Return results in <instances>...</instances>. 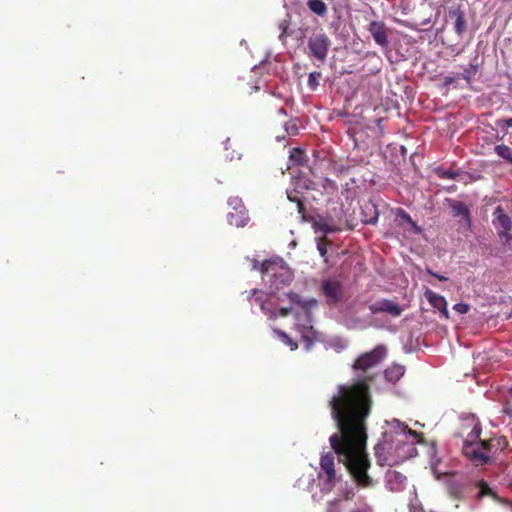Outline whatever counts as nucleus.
Segmentation results:
<instances>
[{
    "label": "nucleus",
    "mask_w": 512,
    "mask_h": 512,
    "mask_svg": "<svg viewBox=\"0 0 512 512\" xmlns=\"http://www.w3.org/2000/svg\"><path fill=\"white\" fill-rule=\"evenodd\" d=\"M373 405L367 379L338 386L329 400L331 416L339 430L330 436L332 449L344 463L358 485L369 487L372 479L367 474L370 460L366 452L367 419Z\"/></svg>",
    "instance_id": "f257e3e1"
},
{
    "label": "nucleus",
    "mask_w": 512,
    "mask_h": 512,
    "mask_svg": "<svg viewBox=\"0 0 512 512\" xmlns=\"http://www.w3.org/2000/svg\"><path fill=\"white\" fill-rule=\"evenodd\" d=\"M416 438V431L408 428L407 425L397 422L391 430L383 434V442L375 446V454L380 460V452L387 450L388 453L394 454L398 460L404 461L412 458L416 453L414 442H408V439Z\"/></svg>",
    "instance_id": "f03ea898"
},
{
    "label": "nucleus",
    "mask_w": 512,
    "mask_h": 512,
    "mask_svg": "<svg viewBox=\"0 0 512 512\" xmlns=\"http://www.w3.org/2000/svg\"><path fill=\"white\" fill-rule=\"evenodd\" d=\"M417 438L418 446L421 447V449L418 450V457H423L426 459V462L429 465L432 473L438 478L442 474H447L446 472H441L438 470V465L441 463V458L438 456L436 440L426 439L424 433L421 432H418Z\"/></svg>",
    "instance_id": "7ed1b4c3"
},
{
    "label": "nucleus",
    "mask_w": 512,
    "mask_h": 512,
    "mask_svg": "<svg viewBox=\"0 0 512 512\" xmlns=\"http://www.w3.org/2000/svg\"><path fill=\"white\" fill-rule=\"evenodd\" d=\"M227 204L230 208V211L227 213L228 223L237 228L245 227L250 221V217L242 199L238 196H231Z\"/></svg>",
    "instance_id": "20e7f679"
},
{
    "label": "nucleus",
    "mask_w": 512,
    "mask_h": 512,
    "mask_svg": "<svg viewBox=\"0 0 512 512\" xmlns=\"http://www.w3.org/2000/svg\"><path fill=\"white\" fill-rule=\"evenodd\" d=\"M493 226L497 230L498 236L500 237L504 246L512 249V236L509 234L512 228L511 218L504 213L502 206H497L493 213Z\"/></svg>",
    "instance_id": "39448f33"
},
{
    "label": "nucleus",
    "mask_w": 512,
    "mask_h": 512,
    "mask_svg": "<svg viewBox=\"0 0 512 512\" xmlns=\"http://www.w3.org/2000/svg\"><path fill=\"white\" fill-rule=\"evenodd\" d=\"M330 45V39L326 34H313L308 40L309 56L316 58L320 63H324L327 58Z\"/></svg>",
    "instance_id": "423d86ee"
},
{
    "label": "nucleus",
    "mask_w": 512,
    "mask_h": 512,
    "mask_svg": "<svg viewBox=\"0 0 512 512\" xmlns=\"http://www.w3.org/2000/svg\"><path fill=\"white\" fill-rule=\"evenodd\" d=\"M321 291L328 306H336L344 299L343 285L335 278L323 280Z\"/></svg>",
    "instance_id": "0eeeda50"
},
{
    "label": "nucleus",
    "mask_w": 512,
    "mask_h": 512,
    "mask_svg": "<svg viewBox=\"0 0 512 512\" xmlns=\"http://www.w3.org/2000/svg\"><path fill=\"white\" fill-rule=\"evenodd\" d=\"M385 354V348L383 346H377L372 351L367 352L358 357L353 367L356 370H362L363 372H367L369 369L378 365L384 358Z\"/></svg>",
    "instance_id": "6e6552de"
},
{
    "label": "nucleus",
    "mask_w": 512,
    "mask_h": 512,
    "mask_svg": "<svg viewBox=\"0 0 512 512\" xmlns=\"http://www.w3.org/2000/svg\"><path fill=\"white\" fill-rule=\"evenodd\" d=\"M394 222L397 233L402 234L404 238L408 239L416 234V222L405 210L396 209Z\"/></svg>",
    "instance_id": "1a4fd4ad"
},
{
    "label": "nucleus",
    "mask_w": 512,
    "mask_h": 512,
    "mask_svg": "<svg viewBox=\"0 0 512 512\" xmlns=\"http://www.w3.org/2000/svg\"><path fill=\"white\" fill-rule=\"evenodd\" d=\"M453 217L458 218L459 230L463 233L471 229V215L468 207L461 201L448 200Z\"/></svg>",
    "instance_id": "9d476101"
},
{
    "label": "nucleus",
    "mask_w": 512,
    "mask_h": 512,
    "mask_svg": "<svg viewBox=\"0 0 512 512\" xmlns=\"http://www.w3.org/2000/svg\"><path fill=\"white\" fill-rule=\"evenodd\" d=\"M482 442L476 444H466L463 447L464 454L470 458L476 465H484L489 461V451L482 448Z\"/></svg>",
    "instance_id": "9b49d317"
},
{
    "label": "nucleus",
    "mask_w": 512,
    "mask_h": 512,
    "mask_svg": "<svg viewBox=\"0 0 512 512\" xmlns=\"http://www.w3.org/2000/svg\"><path fill=\"white\" fill-rule=\"evenodd\" d=\"M421 15V20L418 25L428 26L434 25L440 15V8L431 3L423 1L418 6V15Z\"/></svg>",
    "instance_id": "f8f14e48"
},
{
    "label": "nucleus",
    "mask_w": 512,
    "mask_h": 512,
    "mask_svg": "<svg viewBox=\"0 0 512 512\" xmlns=\"http://www.w3.org/2000/svg\"><path fill=\"white\" fill-rule=\"evenodd\" d=\"M368 31L371 33L374 41L381 47L388 45L387 28L381 21H372L369 24Z\"/></svg>",
    "instance_id": "ddd939ff"
},
{
    "label": "nucleus",
    "mask_w": 512,
    "mask_h": 512,
    "mask_svg": "<svg viewBox=\"0 0 512 512\" xmlns=\"http://www.w3.org/2000/svg\"><path fill=\"white\" fill-rule=\"evenodd\" d=\"M424 297L428 300V302L432 305L433 308L437 309L440 312V314L445 319L449 318V312L447 309V301L443 296L433 292L430 289H427L424 292Z\"/></svg>",
    "instance_id": "4468645a"
},
{
    "label": "nucleus",
    "mask_w": 512,
    "mask_h": 512,
    "mask_svg": "<svg viewBox=\"0 0 512 512\" xmlns=\"http://www.w3.org/2000/svg\"><path fill=\"white\" fill-rule=\"evenodd\" d=\"M370 309L373 314L386 312L392 316H399L402 311L397 303L386 299L375 302L370 306Z\"/></svg>",
    "instance_id": "2eb2a0df"
},
{
    "label": "nucleus",
    "mask_w": 512,
    "mask_h": 512,
    "mask_svg": "<svg viewBox=\"0 0 512 512\" xmlns=\"http://www.w3.org/2000/svg\"><path fill=\"white\" fill-rule=\"evenodd\" d=\"M450 19L454 20V30L458 36L462 37L467 29V21L465 19V13L459 8H451L448 12Z\"/></svg>",
    "instance_id": "dca6fc26"
},
{
    "label": "nucleus",
    "mask_w": 512,
    "mask_h": 512,
    "mask_svg": "<svg viewBox=\"0 0 512 512\" xmlns=\"http://www.w3.org/2000/svg\"><path fill=\"white\" fill-rule=\"evenodd\" d=\"M379 217L377 205L372 201H366L361 206V221L364 224H375Z\"/></svg>",
    "instance_id": "f3484780"
},
{
    "label": "nucleus",
    "mask_w": 512,
    "mask_h": 512,
    "mask_svg": "<svg viewBox=\"0 0 512 512\" xmlns=\"http://www.w3.org/2000/svg\"><path fill=\"white\" fill-rule=\"evenodd\" d=\"M507 445L508 442L505 437H493L482 442V448L489 452L502 451Z\"/></svg>",
    "instance_id": "a211bd4d"
},
{
    "label": "nucleus",
    "mask_w": 512,
    "mask_h": 512,
    "mask_svg": "<svg viewBox=\"0 0 512 512\" xmlns=\"http://www.w3.org/2000/svg\"><path fill=\"white\" fill-rule=\"evenodd\" d=\"M322 475H325L322 491L325 493L331 492L337 482L335 469L323 471L319 474V477H322Z\"/></svg>",
    "instance_id": "6ab92c4d"
},
{
    "label": "nucleus",
    "mask_w": 512,
    "mask_h": 512,
    "mask_svg": "<svg viewBox=\"0 0 512 512\" xmlns=\"http://www.w3.org/2000/svg\"><path fill=\"white\" fill-rule=\"evenodd\" d=\"M404 371L403 366L395 364L384 371V377L387 381L395 383L404 375Z\"/></svg>",
    "instance_id": "aec40b11"
},
{
    "label": "nucleus",
    "mask_w": 512,
    "mask_h": 512,
    "mask_svg": "<svg viewBox=\"0 0 512 512\" xmlns=\"http://www.w3.org/2000/svg\"><path fill=\"white\" fill-rule=\"evenodd\" d=\"M438 34V29H433V25L423 26L418 28V39L432 43Z\"/></svg>",
    "instance_id": "412c9836"
},
{
    "label": "nucleus",
    "mask_w": 512,
    "mask_h": 512,
    "mask_svg": "<svg viewBox=\"0 0 512 512\" xmlns=\"http://www.w3.org/2000/svg\"><path fill=\"white\" fill-rule=\"evenodd\" d=\"M475 486L478 488V493L476 495L478 500H481L485 496H491L495 500H498V496L493 490L489 487L488 483L485 480H479L475 483Z\"/></svg>",
    "instance_id": "4be33fe9"
},
{
    "label": "nucleus",
    "mask_w": 512,
    "mask_h": 512,
    "mask_svg": "<svg viewBox=\"0 0 512 512\" xmlns=\"http://www.w3.org/2000/svg\"><path fill=\"white\" fill-rule=\"evenodd\" d=\"M307 6L318 16H324L327 13V5L323 0H307Z\"/></svg>",
    "instance_id": "5701e85b"
},
{
    "label": "nucleus",
    "mask_w": 512,
    "mask_h": 512,
    "mask_svg": "<svg viewBox=\"0 0 512 512\" xmlns=\"http://www.w3.org/2000/svg\"><path fill=\"white\" fill-rule=\"evenodd\" d=\"M290 159L297 165H305L308 161L307 155L300 148H293L290 152Z\"/></svg>",
    "instance_id": "b1692460"
},
{
    "label": "nucleus",
    "mask_w": 512,
    "mask_h": 512,
    "mask_svg": "<svg viewBox=\"0 0 512 512\" xmlns=\"http://www.w3.org/2000/svg\"><path fill=\"white\" fill-rule=\"evenodd\" d=\"M494 150L499 157L512 164V148L505 144H500L496 145Z\"/></svg>",
    "instance_id": "393cba45"
},
{
    "label": "nucleus",
    "mask_w": 512,
    "mask_h": 512,
    "mask_svg": "<svg viewBox=\"0 0 512 512\" xmlns=\"http://www.w3.org/2000/svg\"><path fill=\"white\" fill-rule=\"evenodd\" d=\"M481 432H482V429H481L480 424H475L473 429L471 430V432L468 434L464 445L480 443V441H482L480 439Z\"/></svg>",
    "instance_id": "a878e982"
},
{
    "label": "nucleus",
    "mask_w": 512,
    "mask_h": 512,
    "mask_svg": "<svg viewBox=\"0 0 512 512\" xmlns=\"http://www.w3.org/2000/svg\"><path fill=\"white\" fill-rule=\"evenodd\" d=\"M320 467L321 472L335 469L334 455L332 453L323 455L320 459Z\"/></svg>",
    "instance_id": "bb28decb"
},
{
    "label": "nucleus",
    "mask_w": 512,
    "mask_h": 512,
    "mask_svg": "<svg viewBox=\"0 0 512 512\" xmlns=\"http://www.w3.org/2000/svg\"><path fill=\"white\" fill-rule=\"evenodd\" d=\"M322 74L318 71H313L308 76V86L312 91H315L319 86V80Z\"/></svg>",
    "instance_id": "cd10ccee"
},
{
    "label": "nucleus",
    "mask_w": 512,
    "mask_h": 512,
    "mask_svg": "<svg viewBox=\"0 0 512 512\" xmlns=\"http://www.w3.org/2000/svg\"><path fill=\"white\" fill-rule=\"evenodd\" d=\"M331 245V241L326 236L319 238L317 242V248L320 253V256H325L328 252V246Z\"/></svg>",
    "instance_id": "c85d7f7f"
},
{
    "label": "nucleus",
    "mask_w": 512,
    "mask_h": 512,
    "mask_svg": "<svg viewBox=\"0 0 512 512\" xmlns=\"http://www.w3.org/2000/svg\"><path fill=\"white\" fill-rule=\"evenodd\" d=\"M437 174L441 178L456 180L460 173L458 171H453L450 169L439 168V169H437Z\"/></svg>",
    "instance_id": "c756f323"
},
{
    "label": "nucleus",
    "mask_w": 512,
    "mask_h": 512,
    "mask_svg": "<svg viewBox=\"0 0 512 512\" xmlns=\"http://www.w3.org/2000/svg\"><path fill=\"white\" fill-rule=\"evenodd\" d=\"M476 71H477V65L472 66V69L464 68L463 72L459 75H460V78H463L464 80H466V82L468 84H470L472 77L475 75Z\"/></svg>",
    "instance_id": "7c9ffc66"
},
{
    "label": "nucleus",
    "mask_w": 512,
    "mask_h": 512,
    "mask_svg": "<svg viewBox=\"0 0 512 512\" xmlns=\"http://www.w3.org/2000/svg\"><path fill=\"white\" fill-rule=\"evenodd\" d=\"M285 344L290 346L291 350L297 349L298 345L293 339H291L285 332H278Z\"/></svg>",
    "instance_id": "2f4dec72"
},
{
    "label": "nucleus",
    "mask_w": 512,
    "mask_h": 512,
    "mask_svg": "<svg viewBox=\"0 0 512 512\" xmlns=\"http://www.w3.org/2000/svg\"><path fill=\"white\" fill-rule=\"evenodd\" d=\"M453 309L459 314H466L470 310V306L466 303H457Z\"/></svg>",
    "instance_id": "473e14b6"
},
{
    "label": "nucleus",
    "mask_w": 512,
    "mask_h": 512,
    "mask_svg": "<svg viewBox=\"0 0 512 512\" xmlns=\"http://www.w3.org/2000/svg\"><path fill=\"white\" fill-rule=\"evenodd\" d=\"M288 22L286 20H283L280 24H279V28L281 29V34L279 36V38L284 41L285 37L287 36L288 32Z\"/></svg>",
    "instance_id": "72a5a7b5"
},
{
    "label": "nucleus",
    "mask_w": 512,
    "mask_h": 512,
    "mask_svg": "<svg viewBox=\"0 0 512 512\" xmlns=\"http://www.w3.org/2000/svg\"><path fill=\"white\" fill-rule=\"evenodd\" d=\"M460 79V75L459 74H456V75H448L444 78V84L446 86L448 85H453L456 83V81Z\"/></svg>",
    "instance_id": "f704fd0d"
},
{
    "label": "nucleus",
    "mask_w": 512,
    "mask_h": 512,
    "mask_svg": "<svg viewBox=\"0 0 512 512\" xmlns=\"http://www.w3.org/2000/svg\"><path fill=\"white\" fill-rule=\"evenodd\" d=\"M340 500L329 502L327 512H339Z\"/></svg>",
    "instance_id": "c9c22d12"
},
{
    "label": "nucleus",
    "mask_w": 512,
    "mask_h": 512,
    "mask_svg": "<svg viewBox=\"0 0 512 512\" xmlns=\"http://www.w3.org/2000/svg\"><path fill=\"white\" fill-rule=\"evenodd\" d=\"M496 125L499 126V127H502V128L512 127V118L498 119L496 121Z\"/></svg>",
    "instance_id": "e433bc0d"
},
{
    "label": "nucleus",
    "mask_w": 512,
    "mask_h": 512,
    "mask_svg": "<svg viewBox=\"0 0 512 512\" xmlns=\"http://www.w3.org/2000/svg\"><path fill=\"white\" fill-rule=\"evenodd\" d=\"M296 200H297L296 205H297L298 212L302 215L303 218H305V212H306L305 204L302 199H296Z\"/></svg>",
    "instance_id": "4c0bfd02"
},
{
    "label": "nucleus",
    "mask_w": 512,
    "mask_h": 512,
    "mask_svg": "<svg viewBox=\"0 0 512 512\" xmlns=\"http://www.w3.org/2000/svg\"><path fill=\"white\" fill-rule=\"evenodd\" d=\"M288 297L291 302L304 306L298 294L291 292L288 294Z\"/></svg>",
    "instance_id": "58836bf2"
},
{
    "label": "nucleus",
    "mask_w": 512,
    "mask_h": 512,
    "mask_svg": "<svg viewBox=\"0 0 512 512\" xmlns=\"http://www.w3.org/2000/svg\"><path fill=\"white\" fill-rule=\"evenodd\" d=\"M288 195V199L292 202H295L297 203V200L296 199H300L297 195V192H290L287 194Z\"/></svg>",
    "instance_id": "ea45409f"
},
{
    "label": "nucleus",
    "mask_w": 512,
    "mask_h": 512,
    "mask_svg": "<svg viewBox=\"0 0 512 512\" xmlns=\"http://www.w3.org/2000/svg\"><path fill=\"white\" fill-rule=\"evenodd\" d=\"M286 131L289 133V134H296L297 133V127L295 124H292L291 126H287L286 127Z\"/></svg>",
    "instance_id": "a19ab883"
},
{
    "label": "nucleus",
    "mask_w": 512,
    "mask_h": 512,
    "mask_svg": "<svg viewBox=\"0 0 512 512\" xmlns=\"http://www.w3.org/2000/svg\"><path fill=\"white\" fill-rule=\"evenodd\" d=\"M302 338L306 342L307 348H310V346L313 342L312 338L309 335H303Z\"/></svg>",
    "instance_id": "79ce46f5"
},
{
    "label": "nucleus",
    "mask_w": 512,
    "mask_h": 512,
    "mask_svg": "<svg viewBox=\"0 0 512 512\" xmlns=\"http://www.w3.org/2000/svg\"><path fill=\"white\" fill-rule=\"evenodd\" d=\"M291 310H292L291 308H281L280 315L283 317H286L290 314Z\"/></svg>",
    "instance_id": "37998d69"
},
{
    "label": "nucleus",
    "mask_w": 512,
    "mask_h": 512,
    "mask_svg": "<svg viewBox=\"0 0 512 512\" xmlns=\"http://www.w3.org/2000/svg\"><path fill=\"white\" fill-rule=\"evenodd\" d=\"M270 261L269 260H265L264 263L262 264V267H263V270L265 272L268 271V265H269Z\"/></svg>",
    "instance_id": "c03bdc74"
},
{
    "label": "nucleus",
    "mask_w": 512,
    "mask_h": 512,
    "mask_svg": "<svg viewBox=\"0 0 512 512\" xmlns=\"http://www.w3.org/2000/svg\"><path fill=\"white\" fill-rule=\"evenodd\" d=\"M324 231H325V233H327V232H333V231H335V229H334V228H331V227H327V226H326V227H325V229H324Z\"/></svg>",
    "instance_id": "a18cd8bd"
},
{
    "label": "nucleus",
    "mask_w": 512,
    "mask_h": 512,
    "mask_svg": "<svg viewBox=\"0 0 512 512\" xmlns=\"http://www.w3.org/2000/svg\"><path fill=\"white\" fill-rule=\"evenodd\" d=\"M278 113H279V114H282V115H284V116H285V115H286V110H285V108H280V109L278 110Z\"/></svg>",
    "instance_id": "49530a36"
},
{
    "label": "nucleus",
    "mask_w": 512,
    "mask_h": 512,
    "mask_svg": "<svg viewBox=\"0 0 512 512\" xmlns=\"http://www.w3.org/2000/svg\"><path fill=\"white\" fill-rule=\"evenodd\" d=\"M439 280L444 281L447 280L446 277L435 275Z\"/></svg>",
    "instance_id": "de8ad7c7"
},
{
    "label": "nucleus",
    "mask_w": 512,
    "mask_h": 512,
    "mask_svg": "<svg viewBox=\"0 0 512 512\" xmlns=\"http://www.w3.org/2000/svg\"><path fill=\"white\" fill-rule=\"evenodd\" d=\"M410 512H415L412 504H410Z\"/></svg>",
    "instance_id": "09e8293b"
},
{
    "label": "nucleus",
    "mask_w": 512,
    "mask_h": 512,
    "mask_svg": "<svg viewBox=\"0 0 512 512\" xmlns=\"http://www.w3.org/2000/svg\"><path fill=\"white\" fill-rule=\"evenodd\" d=\"M351 512H364V511H363V510H361V509H357V510H353V511H351Z\"/></svg>",
    "instance_id": "8fccbe9b"
},
{
    "label": "nucleus",
    "mask_w": 512,
    "mask_h": 512,
    "mask_svg": "<svg viewBox=\"0 0 512 512\" xmlns=\"http://www.w3.org/2000/svg\"><path fill=\"white\" fill-rule=\"evenodd\" d=\"M308 333L313 334L312 327H309V329H308Z\"/></svg>",
    "instance_id": "3c124183"
}]
</instances>
